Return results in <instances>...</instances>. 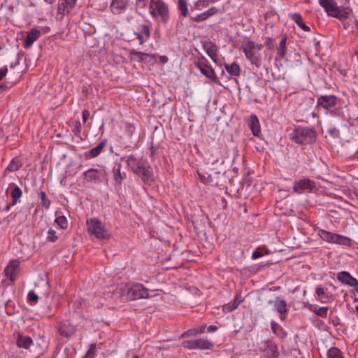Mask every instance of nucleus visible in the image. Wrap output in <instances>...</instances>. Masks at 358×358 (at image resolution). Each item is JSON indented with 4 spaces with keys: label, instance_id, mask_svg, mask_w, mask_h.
I'll return each mask as SVG.
<instances>
[{
    "label": "nucleus",
    "instance_id": "a211bd4d",
    "mask_svg": "<svg viewBox=\"0 0 358 358\" xmlns=\"http://www.w3.org/2000/svg\"><path fill=\"white\" fill-rule=\"evenodd\" d=\"M77 0H60L58 3V13L62 15L68 14L76 6Z\"/></svg>",
    "mask_w": 358,
    "mask_h": 358
},
{
    "label": "nucleus",
    "instance_id": "338daca9",
    "mask_svg": "<svg viewBox=\"0 0 358 358\" xmlns=\"http://www.w3.org/2000/svg\"><path fill=\"white\" fill-rule=\"evenodd\" d=\"M331 113H334V115L336 114V110H334V111H331Z\"/></svg>",
    "mask_w": 358,
    "mask_h": 358
},
{
    "label": "nucleus",
    "instance_id": "de8ad7c7",
    "mask_svg": "<svg viewBox=\"0 0 358 358\" xmlns=\"http://www.w3.org/2000/svg\"><path fill=\"white\" fill-rule=\"evenodd\" d=\"M196 329V328L188 329L187 331L183 332L181 334V338H186L189 336H194L197 335Z\"/></svg>",
    "mask_w": 358,
    "mask_h": 358
},
{
    "label": "nucleus",
    "instance_id": "412c9836",
    "mask_svg": "<svg viewBox=\"0 0 358 358\" xmlns=\"http://www.w3.org/2000/svg\"><path fill=\"white\" fill-rule=\"evenodd\" d=\"M41 31L36 29H32L27 34L24 41V48H29L41 36Z\"/></svg>",
    "mask_w": 358,
    "mask_h": 358
},
{
    "label": "nucleus",
    "instance_id": "f257e3e1",
    "mask_svg": "<svg viewBox=\"0 0 358 358\" xmlns=\"http://www.w3.org/2000/svg\"><path fill=\"white\" fill-rule=\"evenodd\" d=\"M127 162L132 171L138 176L143 182L151 184L154 182L153 173L147 159L129 155L127 157Z\"/></svg>",
    "mask_w": 358,
    "mask_h": 358
},
{
    "label": "nucleus",
    "instance_id": "4468645a",
    "mask_svg": "<svg viewBox=\"0 0 358 358\" xmlns=\"http://www.w3.org/2000/svg\"><path fill=\"white\" fill-rule=\"evenodd\" d=\"M336 101L337 97L334 95H322L317 99V107L330 110L336 106Z\"/></svg>",
    "mask_w": 358,
    "mask_h": 358
},
{
    "label": "nucleus",
    "instance_id": "20e7f679",
    "mask_svg": "<svg viewBox=\"0 0 358 358\" xmlns=\"http://www.w3.org/2000/svg\"><path fill=\"white\" fill-rule=\"evenodd\" d=\"M121 297L125 301H132L150 297L148 290L142 284L136 283L132 286L125 285L121 289Z\"/></svg>",
    "mask_w": 358,
    "mask_h": 358
},
{
    "label": "nucleus",
    "instance_id": "58836bf2",
    "mask_svg": "<svg viewBox=\"0 0 358 358\" xmlns=\"http://www.w3.org/2000/svg\"><path fill=\"white\" fill-rule=\"evenodd\" d=\"M85 175L90 181H96L99 180L98 171L96 169H89L85 173Z\"/></svg>",
    "mask_w": 358,
    "mask_h": 358
},
{
    "label": "nucleus",
    "instance_id": "b1692460",
    "mask_svg": "<svg viewBox=\"0 0 358 358\" xmlns=\"http://www.w3.org/2000/svg\"><path fill=\"white\" fill-rule=\"evenodd\" d=\"M350 15V10L343 6H336L334 11L331 14V17L338 18L339 20H345L348 18Z\"/></svg>",
    "mask_w": 358,
    "mask_h": 358
},
{
    "label": "nucleus",
    "instance_id": "f03ea898",
    "mask_svg": "<svg viewBox=\"0 0 358 358\" xmlns=\"http://www.w3.org/2000/svg\"><path fill=\"white\" fill-rule=\"evenodd\" d=\"M148 11L152 17L166 24L170 18L169 7L164 0H150Z\"/></svg>",
    "mask_w": 358,
    "mask_h": 358
},
{
    "label": "nucleus",
    "instance_id": "774afa93",
    "mask_svg": "<svg viewBox=\"0 0 358 358\" xmlns=\"http://www.w3.org/2000/svg\"><path fill=\"white\" fill-rule=\"evenodd\" d=\"M132 358H138V356L135 355Z\"/></svg>",
    "mask_w": 358,
    "mask_h": 358
},
{
    "label": "nucleus",
    "instance_id": "cd10ccee",
    "mask_svg": "<svg viewBox=\"0 0 358 358\" xmlns=\"http://www.w3.org/2000/svg\"><path fill=\"white\" fill-rule=\"evenodd\" d=\"M224 66L231 76L238 77L240 76L241 70L236 62H233L231 64H224Z\"/></svg>",
    "mask_w": 358,
    "mask_h": 358
},
{
    "label": "nucleus",
    "instance_id": "3c124183",
    "mask_svg": "<svg viewBox=\"0 0 358 358\" xmlns=\"http://www.w3.org/2000/svg\"><path fill=\"white\" fill-rule=\"evenodd\" d=\"M126 131L128 136L131 137L135 131V127L131 123H127L126 124Z\"/></svg>",
    "mask_w": 358,
    "mask_h": 358
},
{
    "label": "nucleus",
    "instance_id": "c9c22d12",
    "mask_svg": "<svg viewBox=\"0 0 358 358\" xmlns=\"http://www.w3.org/2000/svg\"><path fill=\"white\" fill-rule=\"evenodd\" d=\"M286 42L287 38L285 37L282 38L277 48L278 55L280 57V58H284L286 55Z\"/></svg>",
    "mask_w": 358,
    "mask_h": 358
},
{
    "label": "nucleus",
    "instance_id": "f3484780",
    "mask_svg": "<svg viewBox=\"0 0 358 358\" xmlns=\"http://www.w3.org/2000/svg\"><path fill=\"white\" fill-rule=\"evenodd\" d=\"M129 4V0H112L110 9L115 15H119L127 9Z\"/></svg>",
    "mask_w": 358,
    "mask_h": 358
},
{
    "label": "nucleus",
    "instance_id": "f8f14e48",
    "mask_svg": "<svg viewBox=\"0 0 358 358\" xmlns=\"http://www.w3.org/2000/svg\"><path fill=\"white\" fill-rule=\"evenodd\" d=\"M259 349L265 353L266 358H278L279 357L278 346L272 340L262 342Z\"/></svg>",
    "mask_w": 358,
    "mask_h": 358
},
{
    "label": "nucleus",
    "instance_id": "7c9ffc66",
    "mask_svg": "<svg viewBox=\"0 0 358 358\" xmlns=\"http://www.w3.org/2000/svg\"><path fill=\"white\" fill-rule=\"evenodd\" d=\"M121 164H117L114 167L113 173V179L117 184H121L123 180L126 178V173L124 172H121Z\"/></svg>",
    "mask_w": 358,
    "mask_h": 358
},
{
    "label": "nucleus",
    "instance_id": "9b49d317",
    "mask_svg": "<svg viewBox=\"0 0 358 358\" xmlns=\"http://www.w3.org/2000/svg\"><path fill=\"white\" fill-rule=\"evenodd\" d=\"M315 188V183L309 178L301 179L294 182L293 189L297 194L310 192Z\"/></svg>",
    "mask_w": 358,
    "mask_h": 358
},
{
    "label": "nucleus",
    "instance_id": "2f4dec72",
    "mask_svg": "<svg viewBox=\"0 0 358 358\" xmlns=\"http://www.w3.org/2000/svg\"><path fill=\"white\" fill-rule=\"evenodd\" d=\"M271 327L272 331L274 334H275L277 336L283 338L287 336L286 332L284 331L282 327L279 325L274 320H272L271 322Z\"/></svg>",
    "mask_w": 358,
    "mask_h": 358
},
{
    "label": "nucleus",
    "instance_id": "49530a36",
    "mask_svg": "<svg viewBox=\"0 0 358 358\" xmlns=\"http://www.w3.org/2000/svg\"><path fill=\"white\" fill-rule=\"evenodd\" d=\"M27 299L29 302L36 303L38 300V296L34 291H30L28 293Z\"/></svg>",
    "mask_w": 358,
    "mask_h": 358
},
{
    "label": "nucleus",
    "instance_id": "c85d7f7f",
    "mask_svg": "<svg viewBox=\"0 0 358 358\" xmlns=\"http://www.w3.org/2000/svg\"><path fill=\"white\" fill-rule=\"evenodd\" d=\"M241 301L242 300L241 299V296L239 295H236L232 302L228 303L223 306V311L226 313L232 312L237 308Z\"/></svg>",
    "mask_w": 358,
    "mask_h": 358
},
{
    "label": "nucleus",
    "instance_id": "c03bdc74",
    "mask_svg": "<svg viewBox=\"0 0 358 358\" xmlns=\"http://www.w3.org/2000/svg\"><path fill=\"white\" fill-rule=\"evenodd\" d=\"M328 310H329L328 307H320L317 309H315L314 310V313L317 315H318L322 318H326L327 317Z\"/></svg>",
    "mask_w": 358,
    "mask_h": 358
},
{
    "label": "nucleus",
    "instance_id": "37998d69",
    "mask_svg": "<svg viewBox=\"0 0 358 358\" xmlns=\"http://www.w3.org/2000/svg\"><path fill=\"white\" fill-rule=\"evenodd\" d=\"M58 239L56 231L54 229H49L47 233L46 240L48 242L55 243Z\"/></svg>",
    "mask_w": 358,
    "mask_h": 358
},
{
    "label": "nucleus",
    "instance_id": "c756f323",
    "mask_svg": "<svg viewBox=\"0 0 358 358\" xmlns=\"http://www.w3.org/2000/svg\"><path fill=\"white\" fill-rule=\"evenodd\" d=\"M33 341L31 337L27 336H22L20 334L17 340V345L19 348L28 349L32 344Z\"/></svg>",
    "mask_w": 358,
    "mask_h": 358
},
{
    "label": "nucleus",
    "instance_id": "423d86ee",
    "mask_svg": "<svg viewBox=\"0 0 358 358\" xmlns=\"http://www.w3.org/2000/svg\"><path fill=\"white\" fill-rule=\"evenodd\" d=\"M87 231L98 239H108L110 234L105 224L97 218H90L87 220Z\"/></svg>",
    "mask_w": 358,
    "mask_h": 358
},
{
    "label": "nucleus",
    "instance_id": "72a5a7b5",
    "mask_svg": "<svg viewBox=\"0 0 358 358\" xmlns=\"http://www.w3.org/2000/svg\"><path fill=\"white\" fill-rule=\"evenodd\" d=\"M21 166H22V163H21L20 159L14 158L10 161V162L9 163L7 168L4 170V174L6 173V171H9V172L16 171L18 169H20Z\"/></svg>",
    "mask_w": 358,
    "mask_h": 358
},
{
    "label": "nucleus",
    "instance_id": "e2e57ef3",
    "mask_svg": "<svg viewBox=\"0 0 358 358\" xmlns=\"http://www.w3.org/2000/svg\"><path fill=\"white\" fill-rule=\"evenodd\" d=\"M46 3L51 4L53 3L54 0H44Z\"/></svg>",
    "mask_w": 358,
    "mask_h": 358
},
{
    "label": "nucleus",
    "instance_id": "1a4fd4ad",
    "mask_svg": "<svg viewBox=\"0 0 358 358\" xmlns=\"http://www.w3.org/2000/svg\"><path fill=\"white\" fill-rule=\"evenodd\" d=\"M194 65L203 76L210 79L212 82L219 83L215 70L208 64L206 58L202 57V59L194 62Z\"/></svg>",
    "mask_w": 358,
    "mask_h": 358
},
{
    "label": "nucleus",
    "instance_id": "dca6fc26",
    "mask_svg": "<svg viewBox=\"0 0 358 358\" xmlns=\"http://www.w3.org/2000/svg\"><path fill=\"white\" fill-rule=\"evenodd\" d=\"M129 57L131 61L138 62H143L147 58H149V62H155L156 59L153 55L145 53L143 52H138L134 49L129 50Z\"/></svg>",
    "mask_w": 358,
    "mask_h": 358
},
{
    "label": "nucleus",
    "instance_id": "5701e85b",
    "mask_svg": "<svg viewBox=\"0 0 358 358\" xmlns=\"http://www.w3.org/2000/svg\"><path fill=\"white\" fill-rule=\"evenodd\" d=\"M248 127H250L252 134L257 136L260 131V124L257 117L255 115H251L248 122Z\"/></svg>",
    "mask_w": 358,
    "mask_h": 358
},
{
    "label": "nucleus",
    "instance_id": "bb28decb",
    "mask_svg": "<svg viewBox=\"0 0 358 358\" xmlns=\"http://www.w3.org/2000/svg\"><path fill=\"white\" fill-rule=\"evenodd\" d=\"M319 3L330 16L337 6L334 0H320Z\"/></svg>",
    "mask_w": 358,
    "mask_h": 358
},
{
    "label": "nucleus",
    "instance_id": "4c0bfd02",
    "mask_svg": "<svg viewBox=\"0 0 358 358\" xmlns=\"http://www.w3.org/2000/svg\"><path fill=\"white\" fill-rule=\"evenodd\" d=\"M327 358H343V353L338 348H331L327 354Z\"/></svg>",
    "mask_w": 358,
    "mask_h": 358
},
{
    "label": "nucleus",
    "instance_id": "39448f33",
    "mask_svg": "<svg viewBox=\"0 0 358 358\" xmlns=\"http://www.w3.org/2000/svg\"><path fill=\"white\" fill-rule=\"evenodd\" d=\"M315 131L308 127H297L291 134L290 138L299 144H309L315 141Z\"/></svg>",
    "mask_w": 358,
    "mask_h": 358
},
{
    "label": "nucleus",
    "instance_id": "09e8293b",
    "mask_svg": "<svg viewBox=\"0 0 358 358\" xmlns=\"http://www.w3.org/2000/svg\"><path fill=\"white\" fill-rule=\"evenodd\" d=\"M205 14L206 17L208 19L210 17L213 16V15L216 14L217 13V9L215 7H211L206 11L203 12Z\"/></svg>",
    "mask_w": 358,
    "mask_h": 358
},
{
    "label": "nucleus",
    "instance_id": "680f3d73",
    "mask_svg": "<svg viewBox=\"0 0 358 358\" xmlns=\"http://www.w3.org/2000/svg\"><path fill=\"white\" fill-rule=\"evenodd\" d=\"M8 89V87L7 85H4V84H2V85H0V94L4 91V90H6Z\"/></svg>",
    "mask_w": 358,
    "mask_h": 358
},
{
    "label": "nucleus",
    "instance_id": "f704fd0d",
    "mask_svg": "<svg viewBox=\"0 0 358 358\" xmlns=\"http://www.w3.org/2000/svg\"><path fill=\"white\" fill-rule=\"evenodd\" d=\"M177 8L181 16L186 17L188 15V4L186 0H178Z\"/></svg>",
    "mask_w": 358,
    "mask_h": 358
},
{
    "label": "nucleus",
    "instance_id": "5fc2aeb1",
    "mask_svg": "<svg viewBox=\"0 0 358 358\" xmlns=\"http://www.w3.org/2000/svg\"><path fill=\"white\" fill-rule=\"evenodd\" d=\"M8 72V69L6 66H4L0 69V80H2L3 78L6 76Z\"/></svg>",
    "mask_w": 358,
    "mask_h": 358
},
{
    "label": "nucleus",
    "instance_id": "6e6d98bb",
    "mask_svg": "<svg viewBox=\"0 0 358 358\" xmlns=\"http://www.w3.org/2000/svg\"><path fill=\"white\" fill-rule=\"evenodd\" d=\"M265 45L269 48H272L273 46V41L271 37H266L265 41Z\"/></svg>",
    "mask_w": 358,
    "mask_h": 358
},
{
    "label": "nucleus",
    "instance_id": "0eeeda50",
    "mask_svg": "<svg viewBox=\"0 0 358 358\" xmlns=\"http://www.w3.org/2000/svg\"><path fill=\"white\" fill-rule=\"evenodd\" d=\"M317 235L324 241L330 243L350 246L352 240L345 236L334 234L324 229H319Z\"/></svg>",
    "mask_w": 358,
    "mask_h": 358
},
{
    "label": "nucleus",
    "instance_id": "13d9d810",
    "mask_svg": "<svg viewBox=\"0 0 358 358\" xmlns=\"http://www.w3.org/2000/svg\"><path fill=\"white\" fill-rule=\"evenodd\" d=\"M206 324H203V325L200 326L199 327L196 328L197 334H200L203 333L205 329H206Z\"/></svg>",
    "mask_w": 358,
    "mask_h": 358
},
{
    "label": "nucleus",
    "instance_id": "9d476101",
    "mask_svg": "<svg viewBox=\"0 0 358 358\" xmlns=\"http://www.w3.org/2000/svg\"><path fill=\"white\" fill-rule=\"evenodd\" d=\"M151 36L150 27L148 24H139L136 31H134L133 38L129 41H132L136 39L138 41L140 45H143L147 41Z\"/></svg>",
    "mask_w": 358,
    "mask_h": 358
},
{
    "label": "nucleus",
    "instance_id": "7ed1b4c3",
    "mask_svg": "<svg viewBox=\"0 0 358 358\" xmlns=\"http://www.w3.org/2000/svg\"><path fill=\"white\" fill-rule=\"evenodd\" d=\"M263 46L262 44L255 43L250 40L244 41L241 45V50L244 52L245 57L250 61L251 64L259 68L262 64V55L260 50Z\"/></svg>",
    "mask_w": 358,
    "mask_h": 358
},
{
    "label": "nucleus",
    "instance_id": "6ab92c4d",
    "mask_svg": "<svg viewBox=\"0 0 358 358\" xmlns=\"http://www.w3.org/2000/svg\"><path fill=\"white\" fill-rule=\"evenodd\" d=\"M10 187L12 189L11 197L13 201L11 203L6 205V211H8L10 208L17 203V201L22 197V192L20 188L15 183H10Z\"/></svg>",
    "mask_w": 358,
    "mask_h": 358
},
{
    "label": "nucleus",
    "instance_id": "4d7b16f0",
    "mask_svg": "<svg viewBox=\"0 0 358 358\" xmlns=\"http://www.w3.org/2000/svg\"><path fill=\"white\" fill-rule=\"evenodd\" d=\"M90 117V112L87 110H84L82 113V117L83 123H85Z\"/></svg>",
    "mask_w": 358,
    "mask_h": 358
},
{
    "label": "nucleus",
    "instance_id": "393cba45",
    "mask_svg": "<svg viewBox=\"0 0 358 358\" xmlns=\"http://www.w3.org/2000/svg\"><path fill=\"white\" fill-rule=\"evenodd\" d=\"M19 266L17 261L13 260L9 262L7 266L4 269V273L11 281L14 280V275L16 269Z\"/></svg>",
    "mask_w": 358,
    "mask_h": 358
},
{
    "label": "nucleus",
    "instance_id": "052dcab7",
    "mask_svg": "<svg viewBox=\"0 0 358 358\" xmlns=\"http://www.w3.org/2000/svg\"><path fill=\"white\" fill-rule=\"evenodd\" d=\"M81 130V124L80 122H77L76 125L75 127L74 132L75 134H78L80 132Z\"/></svg>",
    "mask_w": 358,
    "mask_h": 358
},
{
    "label": "nucleus",
    "instance_id": "ddd939ff",
    "mask_svg": "<svg viewBox=\"0 0 358 358\" xmlns=\"http://www.w3.org/2000/svg\"><path fill=\"white\" fill-rule=\"evenodd\" d=\"M337 280L343 285L355 287L358 293V280L348 271H341L336 275Z\"/></svg>",
    "mask_w": 358,
    "mask_h": 358
},
{
    "label": "nucleus",
    "instance_id": "6e6552de",
    "mask_svg": "<svg viewBox=\"0 0 358 358\" xmlns=\"http://www.w3.org/2000/svg\"><path fill=\"white\" fill-rule=\"evenodd\" d=\"M182 345L184 348L188 350H209L211 349L214 344L206 338H197L185 341L182 342Z\"/></svg>",
    "mask_w": 358,
    "mask_h": 358
},
{
    "label": "nucleus",
    "instance_id": "473e14b6",
    "mask_svg": "<svg viewBox=\"0 0 358 358\" xmlns=\"http://www.w3.org/2000/svg\"><path fill=\"white\" fill-rule=\"evenodd\" d=\"M315 294L322 303L325 302L324 299L328 300L331 296V294L327 292V289L323 288L322 286L317 287Z\"/></svg>",
    "mask_w": 358,
    "mask_h": 358
},
{
    "label": "nucleus",
    "instance_id": "79ce46f5",
    "mask_svg": "<svg viewBox=\"0 0 358 358\" xmlns=\"http://www.w3.org/2000/svg\"><path fill=\"white\" fill-rule=\"evenodd\" d=\"M208 162L211 164H215L219 163V162L222 163L223 160H222V157H220L218 153L216 152L215 154L210 155V157L209 158H208Z\"/></svg>",
    "mask_w": 358,
    "mask_h": 358
},
{
    "label": "nucleus",
    "instance_id": "bf43d9fd",
    "mask_svg": "<svg viewBox=\"0 0 358 358\" xmlns=\"http://www.w3.org/2000/svg\"><path fill=\"white\" fill-rule=\"evenodd\" d=\"M217 327L215 325H210L207 327V331L208 332H214L217 331Z\"/></svg>",
    "mask_w": 358,
    "mask_h": 358
},
{
    "label": "nucleus",
    "instance_id": "a878e982",
    "mask_svg": "<svg viewBox=\"0 0 358 358\" xmlns=\"http://www.w3.org/2000/svg\"><path fill=\"white\" fill-rule=\"evenodd\" d=\"M58 331L61 336L68 338L74 334L75 327L70 324L61 323L59 325Z\"/></svg>",
    "mask_w": 358,
    "mask_h": 358
},
{
    "label": "nucleus",
    "instance_id": "4be33fe9",
    "mask_svg": "<svg viewBox=\"0 0 358 358\" xmlns=\"http://www.w3.org/2000/svg\"><path fill=\"white\" fill-rule=\"evenodd\" d=\"M288 17L290 20L294 21L304 31H306V32L310 31V28L303 22L302 17L299 13H289Z\"/></svg>",
    "mask_w": 358,
    "mask_h": 358
},
{
    "label": "nucleus",
    "instance_id": "a19ab883",
    "mask_svg": "<svg viewBox=\"0 0 358 358\" xmlns=\"http://www.w3.org/2000/svg\"><path fill=\"white\" fill-rule=\"evenodd\" d=\"M39 198L41 199V205L46 209H48L50 206V199L48 198L45 192H43L41 191L40 193H39Z\"/></svg>",
    "mask_w": 358,
    "mask_h": 358
},
{
    "label": "nucleus",
    "instance_id": "2eb2a0df",
    "mask_svg": "<svg viewBox=\"0 0 358 358\" xmlns=\"http://www.w3.org/2000/svg\"><path fill=\"white\" fill-rule=\"evenodd\" d=\"M268 303L273 305L275 310L280 314V320H285L288 312L287 302L284 299H277L275 301L270 300Z\"/></svg>",
    "mask_w": 358,
    "mask_h": 358
},
{
    "label": "nucleus",
    "instance_id": "0e129e2a",
    "mask_svg": "<svg viewBox=\"0 0 358 358\" xmlns=\"http://www.w3.org/2000/svg\"><path fill=\"white\" fill-rule=\"evenodd\" d=\"M355 302H358V298L355 299ZM355 310L357 312H358V304L355 306Z\"/></svg>",
    "mask_w": 358,
    "mask_h": 358
},
{
    "label": "nucleus",
    "instance_id": "a18cd8bd",
    "mask_svg": "<svg viewBox=\"0 0 358 358\" xmlns=\"http://www.w3.org/2000/svg\"><path fill=\"white\" fill-rule=\"evenodd\" d=\"M148 2V0H136V8L138 10H141V12L145 11Z\"/></svg>",
    "mask_w": 358,
    "mask_h": 358
},
{
    "label": "nucleus",
    "instance_id": "e433bc0d",
    "mask_svg": "<svg viewBox=\"0 0 358 358\" xmlns=\"http://www.w3.org/2000/svg\"><path fill=\"white\" fill-rule=\"evenodd\" d=\"M105 145L106 143L102 141L100 143H99L96 147L92 148L89 152L90 157L94 158L97 157L102 152Z\"/></svg>",
    "mask_w": 358,
    "mask_h": 358
},
{
    "label": "nucleus",
    "instance_id": "69168bd1",
    "mask_svg": "<svg viewBox=\"0 0 358 358\" xmlns=\"http://www.w3.org/2000/svg\"><path fill=\"white\" fill-rule=\"evenodd\" d=\"M330 196H332V197L336 198V196L334 194H333L332 193H330Z\"/></svg>",
    "mask_w": 358,
    "mask_h": 358
},
{
    "label": "nucleus",
    "instance_id": "603ef678",
    "mask_svg": "<svg viewBox=\"0 0 358 358\" xmlns=\"http://www.w3.org/2000/svg\"><path fill=\"white\" fill-rule=\"evenodd\" d=\"M95 350L94 348H90L86 353L84 358H94Z\"/></svg>",
    "mask_w": 358,
    "mask_h": 358
},
{
    "label": "nucleus",
    "instance_id": "8fccbe9b",
    "mask_svg": "<svg viewBox=\"0 0 358 358\" xmlns=\"http://www.w3.org/2000/svg\"><path fill=\"white\" fill-rule=\"evenodd\" d=\"M192 20L194 22H202L203 20H207V18L206 17L204 13H202L196 15L194 17H192Z\"/></svg>",
    "mask_w": 358,
    "mask_h": 358
},
{
    "label": "nucleus",
    "instance_id": "aec40b11",
    "mask_svg": "<svg viewBox=\"0 0 358 358\" xmlns=\"http://www.w3.org/2000/svg\"><path fill=\"white\" fill-rule=\"evenodd\" d=\"M203 47L210 58L216 63L217 61V46L214 43L208 41L203 43Z\"/></svg>",
    "mask_w": 358,
    "mask_h": 358
},
{
    "label": "nucleus",
    "instance_id": "864d4df0",
    "mask_svg": "<svg viewBox=\"0 0 358 358\" xmlns=\"http://www.w3.org/2000/svg\"><path fill=\"white\" fill-rule=\"evenodd\" d=\"M263 255L264 254L261 251L257 250L252 252V258L253 259H256L257 258L262 257Z\"/></svg>",
    "mask_w": 358,
    "mask_h": 358
},
{
    "label": "nucleus",
    "instance_id": "ea45409f",
    "mask_svg": "<svg viewBox=\"0 0 358 358\" xmlns=\"http://www.w3.org/2000/svg\"><path fill=\"white\" fill-rule=\"evenodd\" d=\"M55 222L63 229L68 228L69 224L66 217L64 215H59L55 219Z\"/></svg>",
    "mask_w": 358,
    "mask_h": 358
}]
</instances>
